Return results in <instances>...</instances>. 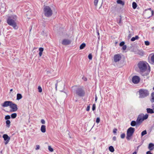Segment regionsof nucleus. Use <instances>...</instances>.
<instances>
[{
	"label": "nucleus",
	"mask_w": 154,
	"mask_h": 154,
	"mask_svg": "<svg viewBox=\"0 0 154 154\" xmlns=\"http://www.w3.org/2000/svg\"><path fill=\"white\" fill-rule=\"evenodd\" d=\"M17 16L15 15H12L9 16L7 20V23L10 26H12L14 29H17L18 27L17 26L16 23L15 22L14 20H16Z\"/></svg>",
	"instance_id": "nucleus-1"
},
{
	"label": "nucleus",
	"mask_w": 154,
	"mask_h": 154,
	"mask_svg": "<svg viewBox=\"0 0 154 154\" xmlns=\"http://www.w3.org/2000/svg\"><path fill=\"white\" fill-rule=\"evenodd\" d=\"M135 131L134 128L132 127L129 128L127 130V132L126 138L128 140H130L131 137L133 135Z\"/></svg>",
	"instance_id": "nucleus-2"
},
{
	"label": "nucleus",
	"mask_w": 154,
	"mask_h": 154,
	"mask_svg": "<svg viewBox=\"0 0 154 154\" xmlns=\"http://www.w3.org/2000/svg\"><path fill=\"white\" fill-rule=\"evenodd\" d=\"M139 97L141 98H144L149 94L148 91L146 90L141 89L139 91Z\"/></svg>",
	"instance_id": "nucleus-3"
},
{
	"label": "nucleus",
	"mask_w": 154,
	"mask_h": 154,
	"mask_svg": "<svg viewBox=\"0 0 154 154\" xmlns=\"http://www.w3.org/2000/svg\"><path fill=\"white\" fill-rule=\"evenodd\" d=\"M138 66L141 72L145 71L146 69V65L145 63L143 62H140L138 63Z\"/></svg>",
	"instance_id": "nucleus-4"
},
{
	"label": "nucleus",
	"mask_w": 154,
	"mask_h": 154,
	"mask_svg": "<svg viewBox=\"0 0 154 154\" xmlns=\"http://www.w3.org/2000/svg\"><path fill=\"white\" fill-rule=\"evenodd\" d=\"M76 94L78 96L82 97L84 95L85 93L84 91L81 88H78L76 91Z\"/></svg>",
	"instance_id": "nucleus-5"
},
{
	"label": "nucleus",
	"mask_w": 154,
	"mask_h": 154,
	"mask_svg": "<svg viewBox=\"0 0 154 154\" xmlns=\"http://www.w3.org/2000/svg\"><path fill=\"white\" fill-rule=\"evenodd\" d=\"M121 58L122 57L120 54H116L114 56L113 60L116 63L119 62L121 60Z\"/></svg>",
	"instance_id": "nucleus-6"
},
{
	"label": "nucleus",
	"mask_w": 154,
	"mask_h": 154,
	"mask_svg": "<svg viewBox=\"0 0 154 154\" xmlns=\"http://www.w3.org/2000/svg\"><path fill=\"white\" fill-rule=\"evenodd\" d=\"M10 106L11 109V112L16 111L17 110V105L14 103H12V102Z\"/></svg>",
	"instance_id": "nucleus-7"
},
{
	"label": "nucleus",
	"mask_w": 154,
	"mask_h": 154,
	"mask_svg": "<svg viewBox=\"0 0 154 154\" xmlns=\"http://www.w3.org/2000/svg\"><path fill=\"white\" fill-rule=\"evenodd\" d=\"M144 121L142 117V115L141 114L139 115L137 117V124L139 125L142 122Z\"/></svg>",
	"instance_id": "nucleus-8"
},
{
	"label": "nucleus",
	"mask_w": 154,
	"mask_h": 154,
	"mask_svg": "<svg viewBox=\"0 0 154 154\" xmlns=\"http://www.w3.org/2000/svg\"><path fill=\"white\" fill-rule=\"evenodd\" d=\"M3 137L5 141V144L6 145L9 143L10 138L7 134H4L3 136Z\"/></svg>",
	"instance_id": "nucleus-9"
},
{
	"label": "nucleus",
	"mask_w": 154,
	"mask_h": 154,
	"mask_svg": "<svg viewBox=\"0 0 154 154\" xmlns=\"http://www.w3.org/2000/svg\"><path fill=\"white\" fill-rule=\"evenodd\" d=\"M140 79L138 76H134L132 79V81L133 82L134 84H137L140 81Z\"/></svg>",
	"instance_id": "nucleus-10"
},
{
	"label": "nucleus",
	"mask_w": 154,
	"mask_h": 154,
	"mask_svg": "<svg viewBox=\"0 0 154 154\" xmlns=\"http://www.w3.org/2000/svg\"><path fill=\"white\" fill-rule=\"evenodd\" d=\"M53 14L52 10H44V14L47 17L51 16Z\"/></svg>",
	"instance_id": "nucleus-11"
},
{
	"label": "nucleus",
	"mask_w": 154,
	"mask_h": 154,
	"mask_svg": "<svg viewBox=\"0 0 154 154\" xmlns=\"http://www.w3.org/2000/svg\"><path fill=\"white\" fill-rule=\"evenodd\" d=\"M71 41L69 39H64L62 40V44L64 45H67L71 43Z\"/></svg>",
	"instance_id": "nucleus-12"
},
{
	"label": "nucleus",
	"mask_w": 154,
	"mask_h": 154,
	"mask_svg": "<svg viewBox=\"0 0 154 154\" xmlns=\"http://www.w3.org/2000/svg\"><path fill=\"white\" fill-rule=\"evenodd\" d=\"M11 103V102L10 101H5L3 103H2L1 105L3 107H7L9 106H10Z\"/></svg>",
	"instance_id": "nucleus-13"
},
{
	"label": "nucleus",
	"mask_w": 154,
	"mask_h": 154,
	"mask_svg": "<svg viewBox=\"0 0 154 154\" xmlns=\"http://www.w3.org/2000/svg\"><path fill=\"white\" fill-rule=\"evenodd\" d=\"M148 148L150 151L153 150L154 149V144L152 143H150L149 145Z\"/></svg>",
	"instance_id": "nucleus-14"
},
{
	"label": "nucleus",
	"mask_w": 154,
	"mask_h": 154,
	"mask_svg": "<svg viewBox=\"0 0 154 154\" xmlns=\"http://www.w3.org/2000/svg\"><path fill=\"white\" fill-rule=\"evenodd\" d=\"M41 131L42 133H44L46 132V126L45 125H42L41 128Z\"/></svg>",
	"instance_id": "nucleus-15"
},
{
	"label": "nucleus",
	"mask_w": 154,
	"mask_h": 154,
	"mask_svg": "<svg viewBox=\"0 0 154 154\" xmlns=\"http://www.w3.org/2000/svg\"><path fill=\"white\" fill-rule=\"evenodd\" d=\"M134 35V33L132 31H129V34L128 36V39H129L133 35Z\"/></svg>",
	"instance_id": "nucleus-16"
},
{
	"label": "nucleus",
	"mask_w": 154,
	"mask_h": 154,
	"mask_svg": "<svg viewBox=\"0 0 154 154\" xmlns=\"http://www.w3.org/2000/svg\"><path fill=\"white\" fill-rule=\"evenodd\" d=\"M39 55L40 57H41L42 54L43 52L44 51V48H39Z\"/></svg>",
	"instance_id": "nucleus-17"
},
{
	"label": "nucleus",
	"mask_w": 154,
	"mask_h": 154,
	"mask_svg": "<svg viewBox=\"0 0 154 154\" xmlns=\"http://www.w3.org/2000/svg\"><path fill=\"white\" fill-rule=\"evenodd\" d=\"M141 115H142V117L144 120L147 119L148 118L149 116V115L147 114L145 115H144L143 114H141Z\"/></svg>",
	"instance_id": "nucleus-18"
},
{
	"label": "nucleus",
	"mask_w": 154,
	"mask_h": 154,
	"mask_svg": "<svg viewBox=\"0 0 154 154\" xmlns=\"http://www.w3.org/2000/svg\"><path fill=\"white\" fill-rule=\"evenodd\" d=\"M146 111L148 113L152 114L154 112L153 111V109H151L150 108H147L146 109Z\"/></svg>",
	"instance_id": "nucleus-19"
},
{
	"label": "nucleus",
	"mask_w": 154,
	"mask_h": 154,
	"mask_svg": "<svg viewBox=\"0 0 154 154\" xmlns=\"http://www.w3.org/2000/svg\"><path fill=\"white\" fill-rule=\"evenodd\" d=\"M139 38V37L138 35H136L134 37H133L131 39V41L132 42H134L136 40H137Z\"/></svg>",
	"instance_id": "nucleus-20"
},
{
	"label": "nucleus",
	"mask_w": 154,
	"mask_h": 154,
	"mask_svg": "<svg viewBox=\"0 0 154 154\" xmlns=\"http://www.w3.org/2000/svg\"><path fill=\"white\" fill-rule=\"evenodd\" d=\"M117 4L121 5H124V2L121 0H117Z\"/></svg>",
	"instance_id": "nucleus-21"
},
{
	"label": "nucleus",
	"mask_w": 154,
	"mask_h": 154,
	"mask_svg": "<svg viewBox=\"0 0 154 154\" xmlns=\"http://www.w3.org/2000/svg\"><path fill=\"white\" fill-rule=\"evenodd\" d=\"M151 98L150 100L151 102L152 103L154 102V93H152L151 95Z\"/></svg>",
	"instance_id": "nucleus-22"
},
{
	"label": "nucleus",
	"mask_w": 154,
	"mask_h": 154,
	"mask_svg": "<svg viewBox=\"0 0 154 154\" xmlns=\"http://www.w3.org/2000/svg\"><path fill=\"white\" fill-rule=\"evenodd\" d=\"M22 97L21 94H17V100H19L21 99L22 98Z\"/></svg>",
	"instance_id": "nucleus-23"
},
{
	"label": "nucleus",
	"mask_w": 154,
	"mask_h": 154,
	"mask_svg": "<svg viewBox=\"0 0 154 154\" xmlns=\"http://www.w3.org/2000/svg\"><path fill=\"white\" fill-rule=\"evenodd\" d=\"M86 46V44L85 43H83L80 46V49L81 50L83 49Z\"/></svg>",
	"instance_id": "nucleus-24"
},
{
	"label": "nucleus",
	"mask_w": 154,
	"mask_h": 154,
	"mask_svg": "<svg viewBox=\"0 0 154 154\" xmlns=\"http://www.w3.org/2000/svg\"><path fill=\"white\" fill-rule=\"evenodd\" d=\"M109 149L110 151L111 152H113L114 151V149L113 147L112 146H110L109 148Z\"/></svg>",
	"instance_id": "nucleus-25"
},
{
	"label": "nucleus",
	"mask_w": 154,
	"mask_h": 154,
	"mask_svg": "<svg viewBox=\"0 0 154 154\" xmlns=\"http://www.w3.org/2000/svg\"><path fill=\"white\" fill-rule=\"evenodd\" d=\"M48 149L49 151L51 152H52L54 151L53 149L50 146H48Z\"/></svg>",
	"instance_id": "nucleus-26"
},
{
	"label": "nucleus",
	"mask_w": 154,
	"mask_h": 154,
	"mask_svg": "<svg viewBox=\"0 0 154 154\" xmlns=\"http://www.w3.org/2000/svg\"><path fill=\"white\" fill-rule=\"evenodd\" d=\"M137 124V121H132L131 123V125L132 126H134Z\"/></svg>",
	"instance_id": "nucleus-27"
},
{
	"label": "nucleus",
	"mask_w": 154,
	"mask_h": 154,
	"mask_svg": "<svg viewBox=\"0 0 154 154\" xmlns=\"http://www.w3.org/2000/svg\"><path fill=\"white\" fill-rule=\"evenodd\" d=\"M137 54L140 55L142 56L144 54V53L142 50H138V51Z\"/></svg>",
	"instance_id": "nucleus-28"
},
{
	"label": "nucleus",
	"mask_w": 154,
	"mask_h": 154,
	"mask_svg": "<svg viewBox=\"0 0 154 154\" xmlns=\"http://www.w3.org/2000/svg\"><path fill=\"white\" fill-rule=\"evenodd\" d=\"M137 4L135 2H133L132 7H133V9H135L137 7Z\"/></svg>",
	"instance_id": "nucleus-29"
},
{
	"label": "nucleus",
	"mask_w": 154,
	"mask_h": 154,
	"mask_svg": "<svg viewBox=\"0 0 154 154\" xmlns=\"http://www.w3.org/2000/svg\"><path fill=\"white\" fill-rule=\"evenodd\" d=\"M11 117L12 118L14 119L17 116V114L16 113H14L11 115Z\"/></svg>",
	"instance_id": "nucleus-30"
},
{
	"label": "nucleus",
	"mask_w": 154,
	"mask_h": 154,
	"mask_svg": "<svg viewBox=\"0 0 154 154\" xmlns=\"http://www.w3.org/2000/svg\"><path fill=\"white\" fill-rule=\"evenodd\" d=\"M38 91L39 93H41L42 92V89L41 86H38Z\"/></svg>",
	"instance_id": "nucleus-31"
},
{
	"label": "nucleus",
	"mask_w": 154,
	"mask_h": 154,
	"mask_svg": "<svg viewBox=\"0 0 154 154\" xmlns=\"http://www.w3.org/2000/svg\"><path fill=\"white\" fill-rule=\"evenodd\" d=\"M147 134L146 131V130H144L141 133V136H143L144 135L146 134Z\"/></svg>",
	"instance_id": "nucleus-32"
},
{
	"label": "nucleus",
	"mask_w": 154,
	"mask_h": 154,
	"mask_svg": "<svg viewBox=\"0 0 154 154\" xmlns=\"http://www.w3.org/2000/svg\"><path fill=\"white\" fill-rule=\"evenodd\" d=\"M51 8L49 6H45L44 8V10H51Z\"/></svg>",
	"instance_id": "nucleus-33"
},
{
	"label": "nucleus",
	"mask_w": 154,
	"mask_h": 154,
	"mask_svg": "<svg viewBox=\"0 0 154 154\" xmlns=\"http://www.w3.org/2000/svg\"><path fill=\"white\" fill-rule=\"evenodd\" d=\"M151 61L154 63V54H152V55L151 57Z\"/></svg>",
	"instance_id": "nucleus-34"
},
{
	"label": "nucleus",
	"mask_w": 154,
	"mask_h": 154,
	"mask_svg": "<svg viewBox=\"0 0 154 154\" xmlns=\"http://www.w3.org/2000/svg\"><path fill=\"white\" fill-rule=\"evenodd\" d=\"M98 2V0H94V5L95 6H97Z\"/></svg>",
	"instance_id": "nucleus-35"
},
{
	"label": "nucleus",
	"mask_w": 154,
	"mask_h": 154,
	"mask_svg": "<svg viewBox=\"0 0 154 154\" xmlns=\"http://www.w3.org/2000/svg\"><path fill=\"white\" fill-rule=\"evenodd\" d=\"M144 43L145 45L146 46H148L150 44V42L148 41H145Z\"/></svg>",
	"instance_id": "nucleus-36"
},
{
	"label": "nucleus",
	"mask_w": 154,
	"mask_h": 154,
	"mask_svg": "<svg viewBox=\"0 0 154 154\" xmlns=\"http://www.w3.org/2000/svg\"><path fill=\"white\" fill-rule=\"evenodd\" d=\"M88 59L90 60H91L92 59V55L91 54H89L88 56Z\"/></svg>",
	"instance_id": "nucleus-37"
},
{
	"label": "nucleus",
	"mask_w": 154,
	"mask_h": 154,
	"mask_svg": "<svg viewBox=\"0 0 154 154\" xmlns=\"http://www.w3.org/2000/svg\"><path fill=\"white\" fill-rule=\"evenodd\" d=\"M95 108H96V105L95 104H94L93 105V106H92V110L93 111H94L95 109Z\"/></svg>",
	"instance_id": "nucleus-38"
},
{
	"label": "nucleus",
	"mask_w": 154,
	"mask_h": 154,
	"mask_svg": "<svg viewBox=\"0 0 154 154\" xmlns=\"http://www.w3.org/2000/svg\"><path fill=\"white\" fill-rule=\"evenodd\" d=\"M5 119L7 120L10 119V116L9 115L6 116L5 117Z\"/></svg>",
	"instance_id": "nucleus-39"
},
{
	"label": "nucleus",
	"mask_w": 154,
	"mask_h": 154,
	"mask_svg": "<svg viewBox=\"0 0 154 154\" xmlns=\"http://www.w3.org/2000/svg\"><path fill=\"white\" fill-rule=\"evenodd\" d=\"M100 122V119L98 117L97 118L96 120V122L97 123H99Z\"/></svg>",
	"instance_id": "nucleus-40"
},
{
	"label": "nucleus",
	"mask_w": 154,
	"mask_h": 154,
	"mask_svg": "<svg viewBox=\"0 0 154 154\" xmlns=\"http://www.w3.org/2000/svg\"><path fill=\"white\" fill-rule=\"evenodd\" d=\"M125 44V43L124 42H121L120 44H119V45L120 46H123Z\"/></svg>",
	"instance_id": "nucleus-41"
},
{
	"label": "nucleus",
	"mask_w": 154,
	"mask_h": 154,
	"mask_svg": "<svg viewBox=\"0 0 154 154\" xmlns=\"http://www.w3.org/2000/svg\"><path fill=\"white\" fill-rule=\"evenodd\" d=\"M41 123L43 124H45V120L43 119H41Z\"/></svg>",
	"instance_id": "nucleus-42"
},
{
	"label": "nucleus",
	"mask_w": 154,
	"mask_h": 154,
	"mask_svg": "<svg viewBox=\"0 0 154 154\" xmlns=\"http://www.w3.org/2000/svg\"><path fill=\"white\" fill-rule=\"evenodd\" d=\"M63 95L65 97H66L67 96V93L66 92H64L63 94Z\"/></svg>",
	"instance_id": "nucleus-43"
},
{
	"label": "nucleus",
	"mask_w": 154,
	"mask_h": 154,
	"mask_svg": "<svg viewBox=\"0 0 154 154\" xmlns=\"http://www.w3.org/2000/svg\"><path fill=\"white\" fill-rule=\"evenodd\" d=\"M125 135L124 134H122L121 135V137L122 138H124L125 137Z\"/></svg>",
	"instance_id": "nucleus-44"
},
{
	"label": "nucleus",
	"mask_w": 154,
	"mask_h": 154,
	"mask_svg": "<svg viewBox=\"0 0 154 154\" xmlns=\"http://www.w3.org/2000/svg\"><path fill=\"white\" fill-rule=\"evenodd\" d=\"M40 146L39 145H37L36 146V147L35 148V149L36 150H37L38 149H39L40 148Z\"/></svg>",
	"instance_id": "nucleus-45"
},
{
	"label": "nucleus",
	"mask_w": 154,
	"mask_h": 154,
	"mask_svg": "<svg viewBox=\"0 0 154 154\" xmlns=\"http://www.w3.org/2000/svg\"><path fill=\"white\" fill-rule=\"evenodd\" d=\"M126 48H127L126 46L125 45H124L123 46L122 48L123 50H125L126 49Z\"/></svg>",
	"instance_id": "nucleus-46"
},
{
	"label": "nucleus",
	"mask_w": 154,
	"mask_h": 154,
	"mask_svg": "<svg viewBox=\"0 0 154 154\" xmlns=\"http://www.w3.org/2000/svg\"><path fill=\"white\" fill-rule=\"evenodd\" d=\"M10 122L9 120H8L6 121V123L7 125H9L10 124Z\"/></svg>",
	"instance_id": "nucleus-47"
},
{
	"label": "nucleus",
	"mask_w": 154,
	"mask_h": 154,
	"mask_svg": "<svg viewBox=\"0 0 154 154\" xmlns=\"http://www.w3.org/2000/svg\"><path fill=\"white\" fill-rule=\"evenodd\" d=\"M90 107L89 106H88L86 109V111H88L90 110Z\"/></svg>",
	"instance_id": "nucleus-48"
},
{
	"label": "nucleus",
	"mask_w": 154,
	"mask_h": 154,
	"mask_svg": "<svg viewBox=\"0 0 154 154\" xmlns=\"http://www.w3.org/2000/svg\"><path fill=\"white\" fill-rule=\"evenodd\" d=\"M149 13H150L151 14V16H152L153 15V10H149Z\"/></svg>",
	"instance_id": "nucleus-49"
},
{
	"label": "nucleus",
	"mask_w": 154,
	"mask_h": 154,
	"mask_svg": "<svg viewBox=\"0 0 154 154\" xmlns=\"http://www.w3.org/2000/svg\"><path fill=\"white\" fill-rule=\"evenodd\" d=\"M146 154H152L150 151H147L146 152Z\"/></svg>",
	"instance_id": "nucleus-50"
},
{
	"label": "nucleus",
	"mask_w": 154,
	"mask_h": 154,
	"mask_svg": "<svg viewBox=\"0 0 154 154\" xmlns=\"http://www.w3.org/2000/svg\"><path fill=\"white\" fill-rule=\"evenodd\" d=\"M117 131L116 129H114L113 131V132L114 133H116V131Z\"/></svg>",
	"instance_id": "nucleus-51"
},
{
	"label": "nucleus",
	"mask_w": 154,
	"mask_h": 154,
	"mask_svg": "<svg viewBox=\"0 0 154 154\" xmlns=\"http://www.w3.org/2000/svg\"><path fill=\"white\" fill-rule=\"evenodd\" d=\"M97 96L96 95L95 98V101L96 102H97Z\"/></svg>",
	"instance_id": "nucleus-52"
},
{
	"label": "nucleus",
	"mask_w": 154,
	"mask_h": 154,
	"mask_svg": "<svg viewBox=\"0 0 154 154\" xmlns=\"http://www.w3.org/2000/svg\"><path fill=\"white\" fill-rule=\"evenodd\" d=\"M121 18L120 19V20H119V22H118V23H121Z\"/></svg>",
	"instance_id": "nucleus-53"
},
{
	"label": "nucleus",
	"mask_w": 154,
	"mask_h": 154,
	"mask_svg": "<svg viewBox=\"0 0 154 154\" xmlns=\"http://www.w3.org/2000/svg\"><path fill=\"white\" fill-rule=\"evenodd\" d=\"M113 139L114 140H116V137H113Z\"/></svg>",
	"instance_id": "nucleus-54"
},
{
	"label": "nucleus",
	"mask_w": 154,
	"mask_h": 154,
	"mask_svg": "<svg viewBox=\"0 0 154 154\" xmlns=\"http://www.w3.org/2000/svg\"><path fill=\"white\" fill-rule=\"evenodd\" d=\"M137 152H134L132 154H136Z\"/></svg>",
	"instance_id": "nucleus-55"
},
{
	"label": "nucleus",
	"mask_w": 154,
	"mask_h": 154,
	"mask_svg": "<svg viewBox=\"0 0 154 154\" xmlns=\"http://www.w3.org/2000/svg\"><path fill=\"white\" fill-rule=\"evenodd\" d=\"M13 91V89H10V91Z\"/></svg>",
	"instance_id": "nucleus-56"
},
{
	"label": "nucleus",
	"mask_w": 154,
	"mask_h": 154,
	"mask_svg": "<svg viewBox=\"0 0 154 154\" xmlns=\"http://www.w3.org/2000/svg\"><path fill=\"white\" fill-rule=\"evenodd\" d=\"M36 48H33V50H35V49H36Z\"/></svg>",
	"instance_id": "nucleus-57"
},
{
	"label": "nucleus",
	"mask_w": 154,
	"mask_h": 154,
	"mask_svg": "<svg viewBox=\"0 0 154 154\" xmlns=\"http://www.w3.org/2000/svg\"><path fill=\"white\" fill-rule=\"evenodd\" d=\"M85 81H86L87 80V79L86 78H85Z\"/></svg>",
	"instance_id": "nucleus-58"
},
{
	"label": "nucleus",
	"mask_w": 154,
	"mask_h": 154,
	"mask_svg": "<svg viewBox=\"0 0 154 154\" xmlns=\"http://www.w3.org/2000/svg\"><path fill=\"white\" fill-rule=\"evenodd\" d=\"M98 35H99V32H98Z\"/></svg>",
	"instance_id": "nucleus-59"
},
{
	"label": "nucleus",
	"mask_w": 154,
	"mask_h": 154,
	"mask_svg": "<svg viewBox=\"0 0 154 154\" xmlns=\"http://www.w3.org/2000/svg\"><path fill=\"white\" fill-rule=\"evenodd\" d=\"M151 8H149V10H151Z\"/></svg>",
	"instance_id": "nucleus-60"
},
{
	"label": "nucleus",
	"mask_w": 154,
	"mask_h": 154,
	"mask_svg": "<svg viewBox=\"0 0 154 154\" xmlns=\"http://www.w3.org/2000/svg\"><path fill=\"white\" fill-rule=\"evenodd\" d=\"M153 90H154V87L153 88Z\"/></svg>",
	"instance_id": "nucleus-61"
}]
</instances>
